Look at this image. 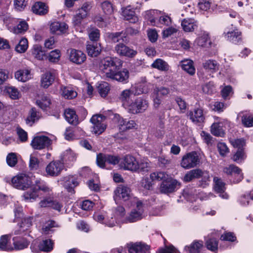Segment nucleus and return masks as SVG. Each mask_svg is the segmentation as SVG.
<instances>
[{
    "label": "nucleus",
    "mask_w": 253,
    "mask_h": 253,
    "mask_svg": "<svg viewBox=\"0 0 253 253\" xmlns=\"http://www.w3.org/2000/svg\"><path fill=\"white\" fill-rule=\"evenodd\" d=\"M39 191H42L44 193H49L51 191V189L43 180H37L35 181L33 187L23 194V197L26 201L33 202L39 196L38 194Z\"/></svg>",
    "instance_id": "nucleus-1"
},
{
    "label": "nucleus",
    "mask_w": 253,
    "mask_h": 253,
    "mask_svg": "<svg viewBox=\"0 0 253 253\" xmlns=\"http://www.w3.org/2000/svg\"><path fill=\"white\" fill-rule=\"evenodd\" d=\"M200 162V159L198 153L192 151L183 156L180 165L185 169H190L196 167Z\"/></svg>",
    "instance_id": "nucleus-2"
},
{
    "label": "nucleus",
    "mask_w": 253,
    "mask_h": 253,
    "mask_svg": "<svg viewBox=\"0 0 253 253\" xmlns=\"http://www.w3.org/2000/svg\"><path fill=\"white\" fill-rule=\"evenodd\" d=\"M106 117L102 115H93L90 119L92 124L91 131L97 135L101 134L106 129V125L103 123Z\"/></svg>",
    "instance_id": "nucleus-3"
},
{
    "label": "nucleus",
    "mask_w": 253,
    "mask_h": 253,
    "mask_svg": "<svg viewBox=\"0 0 253 253\" xmlns=\"http://www.w3.org/2000/svg\"><path fill=\"white\" fill-rule=\"evenodd\" d=\"M118 70H113L110 69L105 72L106 78H110L112 80H116L118 82L123 83L128 82L129 73L127 70L124 69L122 71H118Z\"/></svg>",
    "instance_id": "nucleus-4"
},
{
    "label": "nucleus",
    "mask_w": 253,
    "mask_h": 253,
    "mask_svg": "<svg viewBox=\"0 0 253 253\" xmlns=\"http://www.w3.org/2000/svg\"><path fill=\"white\" fill-rule=\"evenodd\" d=\"M11 183L13 187L23 190L28 189L31 185L30 178L23 174L13 177Z\"/></svg>",
    "instance_id": "nucleus-5"
},
{
    "label": "nucleus",
    "mask_w": 253,
    "mask_h": 253,
    "mask_svg": "<svg viewBox=\"0 0 253 253\" xmlns=\"http://www.w3.org/2000/svg\"><path fill=\"white\" fill-rule=\"evenodd\" d=\"M101 65L103 67L102 70L105 74L110 69L113 70H119L122 65V61L118 58L108 56L102 60Z\"/></svg>",
    "instance_id": "nucleus-6"
},
{
    "label": "nucleus",
    "mask_w": 253,
    "mask_h": 253,
    "mask_svg": "<svg viewBox=\"0 0 253 253\" xmlns=\"http://www.w3.org/2000/svg\"><path fill=\"white\" fill-rule=\"evenodd\" d=\"M114 199L116 203L122 199L124 201H128L131 197V189L126 185H120L115 190Z\"/></svg>",
    "instance_id": "nucleus-7"
},
{
    "label": "nucleus",
    "mask_w": 253,
    "mask_h": 253,
    "mask_svg": "<svg viewBox=\"0 0 253 253\" xmlns=\"http://www.w3.org/2000/svg\"><path fill=\"white\" fill-rule=\"evenodd\" d=\"M180 186V183L178 181L169 177L161 183L160 191L164 194L171 193L174 192Z\"/></svg>",
    "instance_id": "nucleus-8"
},
{
    "label": "nucleus",
    "mask_w": 253,
    "mask_h": 253,
    "mask_svg": "<svg viewBox=\"0 0 253 253\" xmlns=\"http://www.w3.org/2000/svg\"><path fill=\"white\" fill-rule=\"evenodd\" d=\"M51 143V140L47 136L42 135L34 138L31 145L34 149L41 150L48 147Z\"/></svg>",
    "instance_id": "nucleus-9"
},
{
    "label": "nucleus",
    "mask_w": 253,
    "mask_h": 253,
    "mask_svg": "<svg viewBox=\"0 0 253 253\" xmlns=\"http://www.w3.org/2000/svg\"><path fill=\"white\" fill-rule=\"evenodd\" d=\"M64 168V165L59 161H52L46 167L47 174L51 176H58Z\"/></svg>",
    "instance_id": "nucleus-10"
},
{
    "label": "nucleus",
    "mask_w": 253,
    "mask_h": 253,
    "mask_svg": "<svg viewBox=\"0 0 253 253\" xmlns=\"http://www.w3.org/2000/svg\"><path fill=\"white\" fill-rule=\"evenodd\" d=\"M115 50L119 55L129 58L134 57L137 53V51L129 48L123 43L117 44L115 47Z\"/></svg>",
    "instance_id": "nucleus-11"
},
{
    "label": "nucleus",
    "mask_w": 253,
    "mask_h": 253,
    "mask_svg": "<svg viewBox=\"0 0 253 253\" xmlns=\"http://www.w3.org/2000/svg\"><path fill=\"white\" fill-rule=\"evenodd\" d=\"M85 54L81 50L71 49L70 52V60L77 64H81L86 60Z\"/></svg>",
    "instance_id": "nucleus-12"
},
{
    "label": "nucleus",
    "mask_w": 253,
    "mask_h": 253,
    "mask_svg": "<svg viewBox=\"0 0 253 253\" xmlns=\"http://www.w3.org/2000/svg\"><path fill=\"white\" fill-rule=\"evenodd\" d=\"M129 253H150V247L141 243H131L127 245Z\"/></svg>",
    "instance_id": "nucleus-13"
},
{
    "label": "nucleus",
    "mask_w": 253,
    "mask_h": 253,
    "mask_svg": "<svg viewBox=\"0 0 253 253\" xmlns=\"http://www.w3.org/2000/svg\"><path fill=\"white\" fill-rule=\"evenodd\" d=\"M121 165L126 169L136 171L138 162L133 156L127 155L124 157L121 162Z\"/></svg>",
    "instance_id": "nucleus-14"
},
{
    "label": "nucleus",
    "mask_w": 253,
    "mask_h": 253,
    "mask_svg": "<svg viewBox=\"0 0 253 253\" xmlns=\"http://www.w3.org/2000/svg\"><path fill=\"white\" fill-rule=\"evenodd\" d=\"M42 117V113L36 108H32L28 112L27 117L25 119L27 125L32 126Z\"/></svg>",
    "instance_id": "nucleus-15"
},
{
    "label": "nucleus",
    "mask_w": 253,
    "mask_h": 253,
    "mask_svg": "<svg viewBox=\"0 0 253 253\" xmlns=\"http://www.w3.org/2000/svg\"><path fill=\"white\" fill-rule=\"evenodd\" d=\"M143 209L142 208V203L141 202H137L136 204V209L133 210L127 219L130 222H134L142 218V213Z\"/></svg>",
    "instance_id": "nucleus-16"
},
{
    "label": "nucleus",
    "mask_w": 253,
    "mask_h": 253,
    "mask_svg": "<svg viewBox=\"0 0 253 253\" xmlns=\"http://www.w3.org/2000/svg\"><path fill=\"white\" fill-rule=\"evenodd\" d=\"M64 187L71 194L75 193L74 188L79 185L78 178L75 176H68L64 178Z\"/></svg>",
    "instance_id": "nucleus-17"
},
{
    "label": "nucleus",
    "mask_w": 253,
    "mask_h": 253,
    "mask_svg": "<svg viewBox=\"0 0 253 253\" xmlns=\"http://www.w3.org/2000/svg\"><path fill=\"white\" fill-rule=\"evenodd\" d=\"M225 173L228 175H235L238 177V179L234 181L235 182H240L243 178V175L241 173V170L238 167L231 165L228 167H225L223 170Z\"/></svg>",
    "instance_id": "nucleus-18"
},
{
    "label": "nucleus",
    "mask_w": 253,
    "mask_h": 253,
    "mask_svg": "<svg viewBox=\"0 0 253 253\" xmlns=\"http://www.w3.org/2000/svg\"><path fill=\"white\" fill-rule=\"evenodd\" d=\"M55 72L54 70L45 72L42 76L41 80V85L44 88H47L54 82Z\"/></svg>",
    "instance_id": "nucleus-19"
},
{
    "label": "nucleus",
    "mask_w": 253,
    "mask_h": 253,
    "mask_svg": "<svg viewBox=\"0 0 253 253\" xmlns=\"http://www.w3.org/2000/svg\"><path fill=\"white\" fill-rule=\"evenodd\" d=\"M179 66L189 75L193 76L195 74L196 69L192 60L188 59H184L180 62Z\"/></svg>",
    "instance_id": "nucleus-20"
},
{
    "label": "nucleus",
    "mask_w": 253,
    "mask_h": 253,
    "mask_svg": "<svg viewBox=\"0 0 253 253\" xmlns=\"http://www.w3.org/2000/svg\"><path fill=\"white\" fill-rule=\"evenodd\" d=\"M108 37L112 42L114 43L120 41L124 42H128V38L126 37V34L124 31L109 33Z\"/></svg>",
    "instance_id": "nucleus-21"
},
{
    "label": "nucleus",
    "mask_w": 253,
    "mask_h": 253,
    "mask_svg": "<svg viewBox=\"0 0 253 253\" xmlns=\"http://www.w3.org/2000/svg\"><path fill=\"white\" fill-rule=\"evenodd\" d=\"M188 116L193 122L201 123L203 122L205 120L203 111L201 108H196L194 112L189 111L188 113Z\"/></svg>",
    "instance_id": "nucleus-22"
},
{
    "label": "nucleus",
    "mask_w": 253,
    "mask_h": 253,
    "mask_svg": "<svg viewBox=\"0 0 253 253\" xmlns=\"http://www.w3.org/2000/svg\"><path fill=\"white\" fill-rule=\"evenodd\" d=\"M32 10L36 14L43 15L48 12V7L44 2L37 1L32 6Z\"/></svg>",
    "instance_id": "nucleus-23"
},
{
    "label": "nucleus",
    "mask_w": 253,
    "mask_h": 253,
    "mask_svg": "<svg viewBox=\"0 0 253 253\" xmlns=\"http://www.w3.org/2000/svg\"><path fill=\"white\" fill-rule=\"evenodd\" d=\"M86 51L89 56L92 57H97L101 51V45L100 44L96 43H90V42H87Z\"/></svg>",
    "instance_id": "nucleus-24"
},
{
    "label": "nucleus",
    "mask_w": 253,
    "mask_h": 253,
    "mask_svg": "<svg viewBox=\"0 0 253 253\" xmlns=\"http://www.w3.org/2000/svg\"><path fill=\"white\" fill-rule=\"evenodd\" d=\"M68 28V25L64 22H53L50 26L51 32L60 34L64 33Z\"/></svg>",
    "instance_id": "nucleus-25"
},
{
    "label": "nucleus",
    "mask_w": 253,
    "mask_h": 253,
    "mask_svg": "<svg viewBox=\"0 0 253 253\" xmlns=\"http://www.w3.org/2000/svg\"><path fill=\"white\" fill-rule=\"evenodd\" d=\"M64 115L66 120L69 123L73 125H77L78 124V116L74 110L71 109H66Z\"/></svg>",
    "instance_id": "nucleus-26"
},
{
    "label": "nucleus",
    "mask_w": 253,
    "mask_h": 253,
    "mask_svg": "<svg viewBox=\"0 0 253 253\" xmlns=\"http://www.w3.org/2000/svg\"><path fill=\"white\" fill-rule=\"evenodd\" d=\"M181 26L187 32H192L198 27L196 22L192 19H184L181 22Z\"/></svg>",
    "instance_id": "nucleus-27"
},
{
    "label": "nucleus",
    "mask_w": 253,
    "mask_h": 253,
    "mask_svg": "<svg viewBox=\"0 0 253 253\" xmlns=\"http://www.w3.org/2000/svg\"><path fill=\"white\" fill-rule=\"evenodd\" d=\"M122 15L126 20L135 23L138 21V17L135 15V12L129 7L125 8L122 11Z\"/></svg>",
    "instance_id": "nucleus-28"
},
{
    "label": "nucleus",
    "mask_w": 253,
    "mask_h": 253,
    "mask_svg": "<svg viewBox=\"0 0 253 253\" xmlns=\"http://www.w3.org/2000/svg\"><path fill=\"white\" fill-rule=\"evenodd\" d=\"M14 248L17 250H20L26 248L29 245L25 238L22 237H14L13 238Z\"/></svg>",
    "instance_id": "nucleus-29"
},
{
    "label": "nucleus",
    "mask_w": 253,
    "mask_h": 253,
    "mask_svg": "<svg viewBox=\"0 0 253 253\" xmlns=\"http://www.w3.org/2000/svg\"><path fill=\"white\" fill-rule=\"evenodd\" d=\"M133 107L136 108V113H140L146 110L148 107V102L144 99L138 98L133 104Z\"/></svg>",
    "instance_id": "nucleus-30"
},
{
    "label": "nucleus",
    "mask_w": 253,
    "mask_h": 253,
    "mask_svg": "<svg viewBox=\"0 0 253 253\" xmlns=\"http://www.w3.org/2000/svg\"><path fill=\"white\" fill-rule=\"evenodd\" d=\"M15 77L19 81L26 82L31 78L30 71L27 69L19 70L15 72Z\"/></svg>",
    "instance_id": "nucleus-31"
},
{
    "label": "nucleus",
    "mask_w": 253,
    "mask_h": 253,
    "mask_svg": "<svg viewBox=\"0 0 253 253\" xmlns=\"http://www.w3.org/2000/svg\"><path fill=\"white\" fill-rule=\"evenodd\" d=\"M203 68L208 71L214 73L219 70V64L215 60H208L203 63Z\"/></svg>",
    "instance_id": "nucleus-32"
},
{
    "label": "nucleus",
    "mask_w": 253,
    "mask_h": 253,
    "mask_svg": "<svg viewBox=\"0 0 253 253\" xmlns=\"http://www.w3.org/2000/svg\"><path fill=\"white\" fill-rule=\"evenodd\" d=\"M32 218L30 217L22 218L21 219V222L19 225L20 230L15 231V234H20L27 230L32 225Z\"/></svg>",
    "instance_id": "nucleus-33"
},
{
    "label": "nucleus",
    "mask_w": 253,
    "mask_h": 253,
    "mask_svg": "<svg viewBox=\"0 0 253 253\" xmlns=\"http://www.w3.org/2000/svg\"><path fill=\"white\" fill-rule=\"evenodd\" d=\"M133 94V91L132 90L126 89L121 92L119 99L123 105H129L130 104V99Z\"/></svg>",
    "instance_id": "nucleus-34"
},
{
    "label": "nucleus",
    "mask_w": 253,
    "mask_h": 253,
    "mask_svg": "<svg viewBox=\"0 0 253 253\" xmlns=\"http://www.w3.org/2000/svg\"><path fill=\"white\" fill-rule=\"evenodd\" d=\"M32 54L39 60H43L45 57V52L42 50V47L40 45L35 44L31 50Z\"/></svg>",
    "instance_id": "nucleus-35"
},
{
    "label": "nucleus",
    "mask_w": 253,
    "mask_h": 253,
    "mask_svg": "<svg viewBox=\"0 0 253 253\" xmlns=\"http://www.w3.org/2000/svg\"><path fill=\"white\" fill-rule=\"evenodd\" d=\"M53 242L50 239H46L40 243L38 245L39 250L45 252H49L53 249Z\"/></svg>",
    "instance_id": "nucleus-36"
},
{
    "label": "nucleus",
    "mask_w": 253,
    "mask_h": 253,
    "mask_svg": "<svg viewBox=\"0 0 253 253\" xmlns=\"http://www.w3.org/2000/svg\"><path fill=\"white\" fill-rule=\"evenodd\" d=\"M203 246L202 241H195L189 246H186L185 250L189 253H199Z\"/></svg>",
    "instance_id": "nucleus-37"
},
{
    "label": "nucleus",
    "mask_w": 253,
    "mask_h": 253,
    "mask_svg": "<svg viewBox=\"0 0 253 253\" xmlns=\"http://www.w3.org/2000/svg\"><path fill=\"white\" fill-rule=\"evenodd\" d=\"M226 38L232 43L237 44L241 42V33L235 31L228 32Z\"/></svg>",
    "instance_id": "nucleus-38"
},
{
    "label": "nucleus",
    "mask_w": 253,
    "mask_h": 253,
    "mask_svg": "<svg viewBox=\"0 0 253 253\" xmlns=\"http://www.w3.org/2000/svg\"><path fill=\"white\" fill-rule=\"evenodd\" d=\"M240 113L238 115L239 117L241 118L242 124L246 127H252L253 126V116L252 115L246 114H243Z\"/></svg>",
    "instance_id": "nucleus-39"
},
{
    "label": "nucleus",
    "mask_w": 253,
    "mask_h": 253,
    "mask_svg": "<svg viewBox=\"0 0 253 253\" xmlns=\"http://www.w3.org/2000/svg\"><path fill=\"white\" fill-rule=\"evenodd\" d=\"M152 67L163 71H167L169 69L168 64L161 59H156L152 64Z\"/></svg>",
    "instance_id": "nucleus-40"
},
{
    "label": "nucleus",
    "mask_w": 253,
    "mask_h": 253,
    "mask_svg": "<svg viewBox=\"0 0 253 253\" xmlns=\"http://www.w3.org/2000/svg\"><path fill=\"white\" fill-rule=\"evenodd\" d=\"M9 243V236L7 235H2L0 239V249L5 251L13 250L12 247L10 246Z\"/></svg>",
    "instance_id": "nucleus-41"
},
{
    "label": "nucleus",
    "mask_w": 253,
    "mask_h": 253,
    "mask_svg": "<svg viewBox=\"0 0 253 253\" xmlns=\"http://www.w3.org/2000/svg\"><path fill=\"white\" fill-rule=\"evenodd\" d=\"M57 227V225L54 221L50 220L46 222L43 225L42 228V233L49 234L53 232V228Z\"/></svg>",
    "instance_id": "nucleus-42"
},
{
    "label": "nucleus",
    "mask_w": 253,
    "mask_h": 253,
    "mask_svg": "<svg viewBox=\"0 0 253 253\" xmlns=\"http://www.w3.org/2000/svg\"><path fill=\"white\" fill-rule=\"evenodd\" d=\"M211 133L216 136H223L224 134V132L222 129V126H220V123H213L211 126Z\"/></svg>",
    "instance_id": "nucleus-43"
},
{
    "label": "nucleus",
    "mask_w": 253,
    "mask_h": 253,
    "mask_svg": "<svg viewBox=\"0 0 253 253\" xmlns=\"http://www.w3.org/2000/svg\"><path fill=\"white\" fill-rule=\"evenodd\" d=\"M62 95L68 99H72L77 96V92L70 87H64Z\"/></svg>",
    "instance_id": "nucleus-44"
},
{
    "label": "nucleus",
    "mask_w": 253,
    "mask_h": 253,
    "mask_svg": "<svg viewBox=\"0 0 253 253\" xmlns=\"http://www.w3.org/2000/svg\"><path fill=\"white\" fill-rule=\"evenodd\" d=\"M214 182V189L215 191L218 193H223L225 190V183L222 180L217 177L213 178Z\"/></svg>",
    "instance_id": "nucleus-45"
},
{
    "label": "nucleus",
    "mask_w": 253,
    "mask_h": 253,
    "mask_svg": "<svg viewBox=\"0 0 253 253\" xmlns=\"http://www.w3.org/2000/svg\"><path fill=\"white\" fill-rule=\"evenodd\" d=\"M169 177L168 174L165 172H154L150 174V178L152 181L158 180L161 181L166 180Z\"/></svg>",
    "instance_id": "nucleus-46"
},
{
    "label": "nucleus",
    "mask_w": 253,
    "mask_h": 253,
    "mask_svg": "<svg viewBox=\"0 0 253 253\" xmlns=\"http://www.w3.org/2000/svg\"><path fill=\"white\" fill-rule=\"evenodd\" d=\"M246 158V155L244 149H238L232 159L234 162L238 163L242 162Z\"/></svg>",
    "instance_id": "nucleus-47"
},
{
    "label": "nucleus",
    "mask_w": 253,
    "mask_h": 253,
    "mask_svg": "<svg viewBox=\"0 0 253 253\" xmlns=\"http://www.w3.org/2000/svg\"><path fill=\"white\" fill-rule=\"evenodd\" d=\"M28 46V41L26 39L23 38L19 42L15 47V50L19 53L25 52Z\"/></svg>",
    "instance_id": "nucleus-48"
},
{
    "label": "nucleus",
    "mask_w": 253,
    "mask_h": 253,
    "mask_svg": "<svg viewBox=\"0 0 253 253\" xmlns=\"http://www.w3.org/2000/svg\"><path fill=\"white\" fill-rule=\"evenodd\" d=\"M50 104V99L46 96L42 97L41 100H37L36 101V104L43 110H45Z\"/></svg>",
    "instance_id": "nucleus-49"
},
{
    "label": "nucleus",
    "mask_w": 253,
    "mask_h": 253,
    "mask_svg": "<svg viewBox=\"0 0 253 253\" xmlns=\"http://www.w3.org/2000/svg\"><path fill=\"white\" fill-rule=\"evenodd\" d=\"M197 44L201 46H207L208 45H210L211 42L210 41L209 37L207 34H203L197 40Z\"/></svg>",
    "instance_id": "nucleus-50"
},
{
    "label": "nucleus",
    "mask_w": 253,
    "mask_h": 253,
    "mask_svg": "<svg viewBox=\"0 0 253 253\" xmlns=\"http://www.w3.org/2000/svg\"><path fill=\"white\" fill-rule=\"evenodd\" d=\"M109 90L110 87L109 84L106 82H104L102 84H100L98 86V91L101 96L102 97H106Z\"/></svg>",
    "instance_id": "nucleus-51"
},
{
    "label": "nucleus",
    "mask_w": 253,
    "mask_h": 253,
    "mask_svg": "<svg viewBox=\"0 0 253 253\" xmlns=\"http://www.w3.org/2000/svg\"><path fill=\"white\" fill-rule=\"evenodd\" d=\"M205 244L208 250L213 252L217 250L218 242L215 238L209 239Z\"/></svg>",
    "instance_id": "nucleus-52"
},
{
    "label": "nucleus",
    "mask_w": 253,
    "mask_h": 253,
    "mask_svg": "<svg viewBox=\"0 0 253 253\" xmlns=\"http://www.w3.org/2000/svg\"><path fill=\"white\" fill-rule=\"evenodd\" d=\"M28 25L25 21H20L16 28H14V32L16 34H21L27 30Z\"/></svg>",
    "instance_id": "nucleus-53"
},
{
    "label": "nucleus",
    "mask_w": 253,
    "mask_h": 253,
    "mask_svg": "<svg viewBox=\"0 0 253 253\" xmlns=\"http://www.w3.org/2000/svg\"><path fill=\"white\" fill-rule=\"evenodd\" d=\"M226 104L222 102L215 101L211 106L212 110L218 112H222L226 108Z\"/></svg>",
    "instance_id": "nucleus-54"
},
{
    "label": "nucleus",
    "mask_w": 253,
    "mask_h": 253,
    "mask_svg": "<svg viewBox=\"0 0 253 253\" xmlns=\"http://www.w3.org/2000/svg\"><path fill=\"white\" fill-rule=\"evenodd\" d=\"M7 92L12 99H17L20 96V93L18 90L13 86H10L6 89Z\"/></svg>",
    "instance_id": "nucleus-55"
},
{
    "label": "nucleus",
    "mask_w": 253,
    "mask_h": 253,
    "mask_svg": "<svg viewBox=\"0 0 253 253\" xmlns=\"http://www.w3.org/2000/svg\"><path fill=\"white\" fill-rule=\"evenodd\" d=\"M158 13V11L156 10H151L146 12L145 19L150 22L152 25H155L156 22V18L155 15Z\"/></svg>",
    "instance_id": "nucleus-56"
},
{
    "label": "nucleus",
    "mask_w": 253,
    "mask_h": 253,
    "mask_svg": "<svg viewBox=\"0 0 253 253\" xmlns=\"http://www.w3.org/2000/svg\"><path fill=\"white\" fill-rule=\"evenodd\" d=\"M88 37L91 41L97 42L100 37V32L97 29H91L88 31Z\"/></svg>",
    "instance_id": "nucleus-57"
},
{
    "label": "nucleus",
    "mask_w": 253,
    "mask_h": 253,
    "mask_svg": "<svg viewBox=\"0 0 253 253\" xmlns=\"http://www.w3.org/2000/svg\"><path fill=\"white\" fill-rule=\"evenodd\" d=\"M233 93L232 87L230 85L225 86L221 91V95L224 99H227Z\"/></svg>",
    "instance_id": "nucleus-58"
},
{
    "label": "nucleus",
    "mask_w": 253,
    "mask_h": 253,
    "mask_svg": "<svg viewBox=\"0 0 253 253\" xmlns=\"http://www.w3.org/2000/svg\"><path fill=\"white\" fill-rule=\"evenodd\" d=\"M96 162L97 165L101 168H105V164L107 163L106 154L99 153L97 155Z\"/></svg>",
    "instance_id": "nucleus-59"
},
{
    "label": "nucleus",
    "mask_w": 253,
    "mask_h": 253,
    "mask_svg": "<svg viewBox=\"0 0 253 253\" xmlns=\"http://www.w3.org/2000/svg\"><path fill=\"white\" fill-rule=\"evenodd\" d=\"M137 170L138 172L144 173L147 172L150 169V166L148 163L142 162L140 164L138 163Z\"/></svg>",
    "instance_id": "nucleus-60"
},
{
    "label": "nucleus",
    "mask_w": 253,
    "mask_h": 253,
    "mask_svg": "<svg viewBox=\"0 0 253 253\" xmlns=\"http://www.w3.org/2000/svg\"><path fill=\"white\" fill-rule=\"evenodd\" d=\"M169 92V88L165 87H156L154 90V94L160 97L167 95Z\"/></svg>",
    "instance_id": "nucleus-61"
},
{
    "label": "nucleus",
    "mask_w": 253,
    "mask_h": 253,
    "mask_svg": "<svg viewBox=\"0 0 253 253\" xmlns=\"http://www.w3.org/2000/svg\"><path fill=\"white\" fill-rule=\"evenodd\" d=\"M7 164L10 167H14L17 163V158L15 153H9L6 157Z\"/></svg>",
    "instance_id": "nucleus-62"
},
{
    "label": "nucleus",
    "mask_w": 253,
    "mask_h": 253,
    "mask_svg": "<svg viewBox=\"0 0 253 253\" xmlns=\"http://www.w3.org/2000/svg\"><path fill=\"white\" fill-rule=\"evenodd\" d=\"M76 159V155L71 149L67 150L63 155V160L74 161Z\"/></svg>",
    "instance_id": "nucleus-63"
},
{
    "label": "nucleus",
    "mask_w": 253,
    "mask_h": 253,
    "mask_svg": "<svg viewBox=\"0 0 253 253\" xmlns=\"http://www.w3.org/2000/svg\"><path fill=\"white\" fill-rule=\"evenodd\" d=\"M60 51L57 49L51 51L48 56V60L52 62L58 61L60 58Z\"/></svg>",
    "instance_id": "nucleus-64"
}]
</instances>
